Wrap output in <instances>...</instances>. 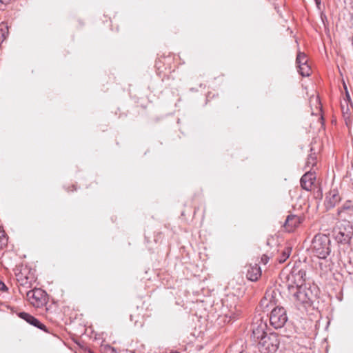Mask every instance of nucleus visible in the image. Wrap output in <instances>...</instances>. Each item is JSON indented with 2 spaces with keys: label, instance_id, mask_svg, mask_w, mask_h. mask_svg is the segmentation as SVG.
Segmentation results:
<instances>
[{
  "label": "nucleus",
  "instance_id": "nucleus-17",
  "mask_svg": "<svg viewBox=\"0 0 353 353\" xmlns=\"http://www.w3.org/2000/svg\"><path fill=\"white\" fill-rule=\"evenodd\" d=\"M292 248L290 247L285 248L282 252L281 255L278 258V261L279 263H284L290 256L291 254Z\"/></svg>",
  "mask_w": 353,
  "mask_h": 353
},
{
  "label": "nucleus",
  "instance_id": "nucleus-14",
  "mask_svg": "<svg viewBox=\"0 0 353 353\" xmlns=\"http://www.w3.org/2000/svg\"><path fill=\"white\" fill-rule=\"evenodd\" d=\"M19 316L20 318L25 320L30 325H32L34 327H37L42 330L46 331V326L43 323H41L37 319L29 314L28 313L20 312Z\"/></svg>",
  "mask_w": 353,
  "mask_h": 353
},
{
  "label": "nucleus",
  "instance_id": "nucleus-11",
  "mask_svg": "<svg viewBox=\"0 0 353 353\" xmlns=\"http://www.w3.org/2000/svg\"><path fill=\"white\" fill-rule=\"evenodd\" d=\"M341 200V196L336 188L331 189L325 197V205L328 208H334Z\"/></svg>",
  "mask_w": 353,
  "mask_h": 353
},
{
  "label": "nucleus",
  "instance_id": "nucleus-22",
  "mask_svg": "<svg viewBox=\"0 0 353 353\" xmlns=\"http://www.w3.org/2000/svg\"><path fill=\"white\" fill-rule=\"evenodd\" d=\"M341 209L342 210H349L353 211V202L350 200L346 201L343 203Z\"/></svg>",
  "mask_w": 353,
  "mask_h": 353
},
{
  "label": "nucleus",
  "instance_id": "nucleus-28",
  "mask_svg": "<svg viewBox=\"0 0 353 353\" xmlns=\"http://www.w3.org/2000/svg\"><path fill=\"white\" fill-rule=\"evenodd\" d=\"M112 353H117L114 347L111 349Z\"/></svg>",
  "mask_w": 353,
  "mask_h": 353
},
{
  "label": "nucleus",
  "instance_id": "nucleus-20",
  "mask_svg": "<svg viewBox=\"0 0 353 353\" xmlns=\"http://www.w3.org/2000/svg\"><path fill=\"white\" fill-rule=\"evenodd\" d=\"M296 62L297 67L300 65L307 63V57L304 52H299L296 56Z\"/></svg>",
  "mask_w": 353,
  "mask_h": 353
},
{
  "label": "nucleus",
  "instance_id": "nucleus-3",
  "mask_svg": "<svg viewBox=\"0 0 353 353\" xmlns=\"http://www.w3.org/2000/svg\"><path fill=\"white\" fill-rule=\"evenodd\" d=\"M294 303L296 306L306 308L310 307L316 298V294L314 293L311 288L306 286L296 288V292L294 294Z\"/></svg>",
  "mask_w": 353,
  "mask_h": 353
},
{
  "label": "nucleus",
  "instance_id": "nucleus-25",
  "mask_svg": "<svg viewBox=\"0 0 353 353\" xmlns=\"http://www.w3.org/2000/svg\"><path fill=\"white\" fill-rule=\"evenodd\" d=\"M8 290L6 285L5 283L0 280V290L1 291H6Z\"/></svg>",
  "mask_w": 353,
  "mask_h": 353
},
{
  "label": "nucleus",
  "instance_id": "nucleus-27",
  "mask_svg": "<svg viewBox=\"0 0 353 353\" xmlns=\"http://www.w3.org/2000/svg\"><path fill=\"white\" fill-rule=\"evenodd\" d=\"M314 1L316 2V4L317 5V6H319L321 4V0H314Z\"/></svg>",
  "mask_w": 353,
  "mask_h": 353
},
{
  "label": "nucleus",
  "instance_id": "nucleus-15",
  "mask_svg": "<svg viewBox=\"0 0 353 353\" xmlns=\"http://www.w3.org/2000/svg\"><path fill=\"white\" fill-rule=\"evenodd\" d=\"M345 90H347V88L345 86ZM341 107L342 110V112L343 114V116L345 119L346 124L347 125V119L348 117L346 118L345 114H348V112L350 110V108H352V104L350 102V97L348 94L347 91H346L345 97L343 99V100L341 101Z\"/></svg>",
  "mask_w": 353,
  "mask_h": 353
},
{
  "label": "nucleus",
  "instance_id": "nucleus-9",
  "mask_svg": "<svg viewBox=\"0 0 353 353\" xmlns=\"http://www.w3.org/2000/svg\"><path fill=\"white\" fill-rule=\"evenodd\" d=\"M267 329V325L262 320H259L258 322L252 324V338L255 342H259L262 337L267 336L268 334L265 332Z\"/></svg>",
  "mask_w": 353,
  "mask_h": 353
},
{
  "label": "nucleus",
  "instance_id": "nucleus-19",
  "mask_svg": "<svg viewBox=\"0 0 353 353\" xmlns=\"http://www.w3.org/2000/svg\"><path fill=\"white\" fill-rule=\"evenodd\" d=\"M316 163H317V156H316V153L315 152L310 153L307 158L306 166L308 168H310V167L312 168L316 165Z\"/></svg>",
  "mask_w": 353,
  "mask_h": 353
},
{
  "label": "nucleus",
  "instance_id": "nucleus-24",
  "mask_svg": "<svg viewBox=\"0 0 353 353\" xmlns=\"http://www.w3.org/2000/svg\"><path fill=\"white\" fill-rule=\"evenodd\" d=\"M269 259H270V257L266 255V254H263L262 256H261V262L265 265L268 263L269 261Z\"/></svg>",
  "mask_w": 353,
  "mask_h": 353
},
{
  "label": "nucleus",
  "instance_id": "nucleus-1",
  "mask_svg": "<svg viewBox=\"0 0 353 353\" xmlns=\"http://www.w3.org/2000/svg\"><path fill=\"white\" fill-rule=\"evenodd\" d=\"M335 239L339 243V261L344 266H353V251L350 241L353 235V227L350 222L343 221L334 232Z\"/></svg>",
  "mask_w": 353,
  "mask_h": 353
},
{
  "label": "nucleus",
  "instance_id": "nucleus-31",
  "mask_svg": "<svg viewBox=\"0 0 353 353\" xmlns=\"http://www.w3.org/2000/svg\"><path fill=\"white\" fill-rule=\"evenodd\" d=\"M171 353V352H170Z\"/></svg>",
  "mask_w": 353,
  "mask_h": 353
},
{
  "label": "nucleus",
  "instance_id": "nucleus-6",
  "mask_svg": "<svg viewBox=\"0 0 353 353\" xmlns=\"http://www.w3.org/2000/svg\"><path fill=\"white\" fill-rule=\"evenodd\" d=\"M28 301L36 307L43 306L47 301L46 293L40 288H34L26 292Z\"/></svg>",
  "mask_w": 353,
  "mask_h": 353
},
{
  "label": "nucleus",
  "instance_id": "nucleus-10",
  "mask_svg": "<svg viewBox=\"0 0 353 353\" xmlns=\"http://www.w3.org/2000/svg\"><path fill=\"white\" fill-rule=\"evenodd\" d=\"M316 181V174L314 172L308 171L301 178L300 183L303 189L307 191H311L314 181Z\"/></svg>",
  "mask_w": 353,
  "mask_h": 353
},
{
  "label": "nucleus",
  "instance_id": "nucleus-7",
  "mask_svg": "<svg viewBox=\"0 0 353 353\" xmlns=\"http://www.w3.org/2000/svg\"><path fill=\"white\" fill-rule=\"evenodd\" d=\"M288 317L283 307L274 308L270 316V324L276 329L282 327L286 323Z\"/></svg>",
  "mask_w": 353,
  "mask_h": 353
},
{
  "label": "nucleus",
  "instance_id": "nucleus-8",
  "mask_svg": "<svg viewBox=\"0 0 353 353\" xmlns=\"http://www.w3.org/2000/svg\"><path fill=\"white\" fill-rule=\"evenodd\" d=\"M288 279H291L296 288L303 287L306 280V271L300 265H295L293 267Z\"/></svg>",
  "mask_w": 353,
  "mask_h": 353
},
{
  "label": "nucleus",
  "instance_id": "nucleus-30",
  "mask_svg": "<svg viewBox=\"0 0 353 353\" xmlns=\"http://www.w3.org/2000/svg\"><path fill=\"white\" fill-rule=\"evenodd\" d=\"M171 353H180L179 352H171Z\"/></svg>",
  "mask_w": 353,
  "mask_h": 353
},
{
  "label": "nucleus",
  "instance_id": "nucleus-16",
  "mask_svg": "<svg viewBox=\"0 0 353 353\" xmlns=\"http://www.w3.org/2000/svg\"><path fill=\"white\" fill-rule=\"evenodd\" d=\"M223 316L225 319H228V322L235 320L240 314L241 310L237 308L236 305H231L230 309L223 312Z\"/></svg>",
  "mask_w": 353,
  "mask_h": 353
},
{
  "label": "nucleus",
  "instance_id": "nucleus-12",
  "mask_svg": "<svg viewBox=\"0 0 353 353\" xmlns=\"http://www.w3.org/2000/svg\"><path fill=\"white\" fill-rule=\"evenodd\" d=\"M303 221V219L296 215H288L284 223L285 230L290 232H293L294 229L298 227Z\"/></svg>",
  "mask_w": 353,
  "mask_h": 353
},
{
  "label": "nucleus",
  "instance_id": "nucleus-2",
  "mask_svg": "<svg viewBox=\"0 0 353 353\" xmlns=\"http://www.w3.org/2000/svg\"><path fill=\"white\" fill-rule=\"evenodd\" d=\"M330 242L329 236L323 234H316L311 245L312 253L319 259H326L331 252Z\"/></svg>",
  "mask_w": 353,
  "mask_h": 353
},
{
  "label": "nucleus",
  "instance_id": "nucleus-23",
  "mask_svg": "<svg viewBox=\"0 0 353 353\" xmlns=\"http://www.w3.org/2000/svg\"><path fill=\"white\" fill-rule=\"evenodd\" d=\"M163 239V234L161 232H157V234L154 236V241L156 243L161 242Z\"/></svg>",
  "mask_w": 353,
  "mask_h": 353
},
{
  "label": "nucleus",
  "instance_id": "nucleus-5",
  "mask_svg": "<svg viewBox=\"0 0 353 353\" xmlns=\"http://www.w3.org/2000/svg\"><path fill=\"white\" fill-rule=\"evenodd\" d=\"M15 276L19 285L26 288H31L32 283L35 281L34 272L27 266L17 269Z\"/></svg>",
  "mask_w": 353,
  "mask_h": 353
},
{
  "label": "nucleus",
  "instance_id": "nucleus-13",
  "mask_svg": "<svg viewBox=\"0 0 353 353\" xmlns=\"http://www.w3.org/2000/svg\"><path fill=\"white\" fill-rule=\"evenodd\" d=\"M246 277L252 281H257L261 276V268L258 264H250L247 267Z\"/></svg>",
  "mask_w": 353,
  "mask_h": 353
},
{
  "label": "nucleus",
  "instance_id": "nucleus-29",
  "mask_svg": "<svg viewBox=\"0 0 353 353\" xmlns=\"http://www.w3.org/2000/svg\"><path fill=\"white\" fill-rule=\"evenodd\" d=\"M196 212H197V208H195L194 210V214H195L196 213Z\"/></svg>",
  "mask_w": 353,
  "mask_h": 353
},
{
  "label": "nucleus",
  "instance_id": "nucleus-18",
  "mask_svg": "<svg viewBox=\"0 0 353 353\" xmlns=\"http://www.w3.org/2000/svg\"><path fill=\"white\" fill-rule=\"evenodd\" d=\"M298 68L299 74L303 77H308L311 74V68L308 63L300 65Z\"/></svg>",
  "mask_w": 353,
  "mask_h": 353
},
{
  "label": "nucleus",
  "instance_id": "nucleus-26",
  "mask_svg": "<svg viewBox=\"0 0 353 353\" xmlns=\"http://www.w3.org/2000/svg\"><path fill=\"white\" fill-rule=\"evenodd\" d=\"M11 1H12V0H0V3L1 4H5V5L10 3Z\"/></svg>",
  "mask_w": 353,
  "mask_h": 353
},
{
  "label": "nucleus",
  "instance_id": "nucleus-21",
  "mask_svg": "<svg viewBox=\"0 0 353 353\" xmlns=\"http://www.w3.org/2000/svg\"><path fill=\"white\" fill-rule=\"evenodd\" d=\"M8 244V238L4 230L0 228V249L6 247Z\"/></svg>",
  "mask_w": 353,
  "mask_h": 353
},
{
  "label": "nucleus",
  "instance_id": "nucleus-4",
  "mask_svg": "<svg viewBox=\"0 0 353 353\" xmlns=\"http://www.w3.org/2000/svg\"><path fill=\"white\" fill-rule=\"evenodd\" d=\"M279 345V335L276 333H270L262 337L258 343V349L261 353H274Z\"/></svg>",
  "mask_w": 353,
  "mask_h": 353
}]
</instances>
